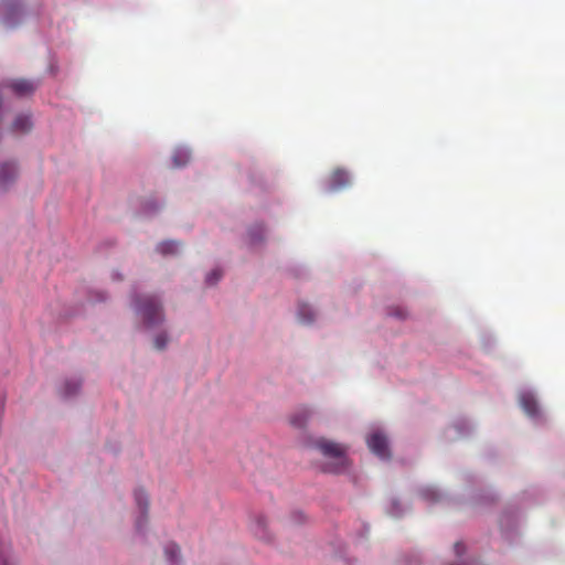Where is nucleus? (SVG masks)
Listing matches in <instances>:
<instances>
[{
    "mask_svg": "<svg viewBox=\"0 0 565 565\" xmlns=\"http://www.w3.org/2000/svg\"><path fill=\"white\" fill-rule=\"evenodd\" d=\"M316 447L324 457L334 460L326 466L324 470L327 472L339 473L348 468L349 460L345 446L326 438H320L316 441Z\"/></svg>",
    "mask_w": 565,
    "mask_h": 565,
    "instance_id": "nucleus-1",
    "label": "nucleus"
},
{
    "mask_svg": "<svg viewBox=\"0 0 565 565\" xmlns=\"http://www.w3.org/2000/svg\"><path fill=\"white\" fill-rule=\"evenodd\" d=\"M138 311L148 327H153L162 321V308L156 297H142L138 303Z\"/></svg>",
    "mask_w": 565,
    "mask_h": 565,
    "instance_id": "nucleus-2",
    "label": "nucleus"
},
{
    "mask_svg": "<svg viewBox=\"0 0 565 565\" xmlns=\"http://www.w3.org/2000/svg\"><path fill=\"white\" fill-rule=\"evenodd\" d=\"M19 169L15 162L0 163V192L7 191L18 179Z\"/></svg>",
    "mask_w": 565,
    "mask_h": 565,
    "instance_id": "nucleus-3",
    "label": "nucleus"
},
{
    "mask_svg": "<svg viewBox=\"0 0 565 565\" xmlns=\"http://www.w3.org/2000/svg\"><path fill=\"white\" fill-rule=\"evenodd\" d=\"M367 446L372 452L380 458H388L390 449L386 437L381 433H373L366 439Z\"/></svg>",
    "mask_w": 565,
    "mask_h": 565,
    "instance_id": "nucleus-4",
    "label": "nucleus"
},
{
    "mask_svg": "<svg viewBox=\"0 0 565 565\" xmlns=\"http://www.w3.org/2000/svg\"><path fill=\"white\" fill-rule=\"evenodd\" d=\"M311 414L312 412L309 407L301 406L290 415L289 423L296 428H303L307 425Z\"/></svg>",
    "mask_w": 565,
    "mask_h": 565,
    "instance_id": "nucleus-5",
    "label": "nucleus"
},
{
    "mask_svg": "<svg viewBox=\"0 0 565 565\" xmlns=\"http://www.w3.org/2000/svg\"><path fill=\"white\" fill-rule=\"evenodd\" d=\"M350 184V175L348 171L343 169H335L330 177L331 190H340Z\"/></svg>",
    "mask_w": 565,
    "mask_h": 565,
    "instance_id": "nucleus-6",
    "label": "nucleus"
},
{
    "mask_svg": "<svg viewBox=\"0 0 565 565\" xmlns=\"http://www.w3.org/2000/svg\"><path fill=\"white\" fill-rule=\"evenodd\" d=\"M520 404L523 411L529 416H535L539 413V405L534 396L530 393H524L520 396Z\"/></svg>",
    "mask_w": 565,
    "mask_h": 565,
    "instance_id": "nucleus-7",
    "label": "nucleus"
},
{
    "mask_svg": "<svg viewBox=\"0 0 565 565\" xmlns=\"http://www.w3.org/2000/svg\"><path fill=\"white\" fill-rule=\"evenodd\" d=\"M10 87L12 88V90L20 95V96H24V95H28V94H31L34 89H35V86L32 82L30 81H26V79H18V81H14Z\"/></svg>",
    "mask_w": 565,
    "mask_h": 565,
    "instance_id": "nucleus-8",
    "label": "nucleus"
},
{
    "mask_svg": "<svg viewBox=\"0 0 565 565\" xmlns=\"http://www.w3.org/2000/svg\"><path fill=\"white\" fill-rule=\"evenodd\" d=\"M32 127V122L29 116L19 115L12 124V129L18 132H28Z\"/></svg>",
    "mask_w": 565,
    "mask_h": 565,
    "instance_id": "nucleus-9",
    "label": "nucleus"
},
{
    "mask_svg": "<svg viewBox=\"0 0 565 565\" xmlns=\"http://www.w3.org/2000/svg\"><path fill=\"white\" fill-rule=\"evenodd\" d=\"M315 311L309 305L300 303L298 307V318L302 323H311L315 320Z\"/></svg>",
    "mask_w": 565,
    "mask_h": 565,
    "instance_id": "nucleus-10",
    "label": "nucleus"
},
{
    "mask_svg": "<svg viewBox=\"0 0 565 565\" xmlns=\"http://www.w3.org/2000/svg\"><path fill=\"white\" fill-rule=\"evenodd\" d=\"M179 243L174 241L162 242L158 245L157 250L162 255H172L179 250Z\"/></svg>",
    "mask_w": 565,
    "mask_h": 565,
    "instance_id": "nucleus-11",
    "label": "nucleus"
},
{
    "mask_svg": "<svg viewBox=\"0 0 565 565\" xmlns=\"http://www.w3.org/2000/svg\"><path fill=\"white\" fill-rule=\"evenodd\" d=\"M164 554H166L167 559L172 565H177L178 564V559H179V556H180V548H179V546L177 544L169 543L164 547Z\"/></svg>",
    "mask_w": 565,
    "mask_h": 565,
    "instance_id": "nucleus-12",
    "label": "nucleus"
},
{
    "mask_svg": "<svg viewBox=\"0 0 565 565\" xmlns=\"http://www.w3.org/2000/svg\"><path fill=\"white\" fill-rule=\"evenodd\" d=\"M135 500L139 508L141 509L142 513L146 514L148 509V495L142 489H137L135 491Z\"/></svg>",
    "mask_w": 565,
    "mask_h": 565,
    "instance_id": "nucleus-13",
    "label": "nucleus"
},
{
    "mask_svg": "<svg viewBox=\"0 0 565 565\" xmlns=\"http://www.w3.org/2000/svg\"><path fill=\"white\" fill-rule=\"evenodd\" d=\"M7 12H8V15L6 18V23L9 26H12L14 23L11 21V19H12L13 15L19 14L21 12V8L17 3H11V4L8 6Z\"/></svg>",
    "mask_w": 565,
    "mask_h": 565,
    "instance_id": "nucleus-14",
    "label": "nucleus"
},
{
    "mask_svg": "<svg viewBox=\"0 0 565 565\" xmlns=\"http://www.w3.org/2000/svg\"><path fill=\"white\" fill-rule=\"evenodd\" d=\"M81 383L78 381H70L64 385V395L71 396L79 390Z\"/></svg>",
    "mask_w": 565,
    "mask_h": 565,
    "instance_id": "nucleus-15",
    "label": "nucleus"
},
{
    "mask_svg": "<svg viewBox=\"0 0 565 565\" xmlns=\"http://www.w3.org/2000/svg\"><path fill=\"white\" fill-rule=\"evenodd\" d=\"M189 156L186 152H178L173 156V163L175 167H182L186 163Z\"/></svg>",
    "mask_w": 565,
    "mask_h": 565,
    "instance_id": "nucleus-16",
    "label": "nucleus"
},
{
    "mask_svg": "<svg viewBox=\"0 0 565 565\" xmlns=\"http://www.w3.org/2000/svg\"><path fill=\"white\" fill-rule=\"evenodd\" d=\"M222 277V271L220 269H213L207 276L206 281L210 285H213L220 280Z\"/></svg>",
    "mask_w": 565,
    "mask_h": 565,
    "instance_id": "nucleus-17",
    "label": "nucleus"
},
{
    "mask_svg": "<svg viewBox=\"0 0 565 565\" xmlns=\"http://www.w3.org/2000/svg\"><path fill=\"white\" fill-rule=\"evenodd\" d=\"M167 337L166 334H158L154 339V347L158 349V350H162L166 348L167 345Z\"/></svg>",
    "mask_w": 565,
    "mask_h": 565,
    "instance_id": "nucleus-18",
    "label": "nucleus"
},
{
    "mask_svg": "<svg viewBox=\"0 0 565 565\" xmlns=\"http://www.w3.org/2000/svg\"><path fill=\"white\" fill-rule=\"evenodd\" d=\"M265 526H266V520H265L264 518H259V519L257 520V527H258V529L256 530V535H258V536L263 537L264 535H263V533H262V532H263V530L265 529Z\"/></svg>",
    "mask_w": 565,
    "mask_h": 565,
    "instance_id": "nucleus-19",
    "label": "nucleus"
},
{
    "mask_svg": "<svg viewBox=\"0 0 565 565\" xmlns=\"http://www.w3.org/2000/svg\"><path fill=\"white\" fill-rule=\"evenodd\" d=\"M257 231H258V236L257 237H256V234L254 233V230L250 231V233H249L253 243L262 239V237H263V232H264L263 227L258 226Z\"/></svg>",
    "mask_w": 565,
    "mask_h": 565,
    "instance_id": "nucleus-20",
    "label": "nucleus"
},
{
    "mask_svg": "<svg viewBox=\"0 0 565 565\" xmlns=\"http://www.w3.org/2000/svg\"><path fill=\"white\" fill-rule=\"evenodd\" d=\"M454 548L457 556H461L465 553V546L461 542H457Z\"/></svg>",
    "mask_w": 565,
    "mask_h": 565,
    "instance_id": "nucleus-21",
    "label": "nucleus"
},
{
    "mask_svg": "<svg viewBox=\"0 0 565 565\" xmlns=\"http://www.w3.org/2000/svg\"><path fill=\"white\" fill-rule=\"evenodd\" d=\"M397 318L404 319L406 317V312L403 309H396L394 312H392Z\"/></svg>",
    "mask_w": 565,
    "mask_h": 565,
    "instance_id": "nucleus-22",
    "label": "nucleus"
},
{
    "mask_svg": "<svg viewBox=\"0 0 565 565\" xmlns=\"http://www.w3.org/2000/svg\"><path fill=\"white\" fill-rule=\"evenodd\" d=\"M0 565H9V564H8V561H7V559H1V558H0Z\"/></svg>",
    "mask_w": 565,
    "mask_h": 565,
    "instance_id": "nucleus-23",
    "label": "nucleus"
},
{
    "mask_svg": "<svg viewBox=\"0 0 565 565\" xmlns=\"http://www.w3.org/2000/svg\"><path fill=\"white\" fill-rule=\"evenodd\" d=\"M431 495H433V500H437V493L436 492H431Z\"/></svg>",
    "mask_w": 565,
    "mask_h": 565,
    "instance_id": "nucleus-24",
    "label": "nucleus"
}]
</instances>
